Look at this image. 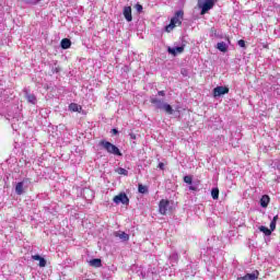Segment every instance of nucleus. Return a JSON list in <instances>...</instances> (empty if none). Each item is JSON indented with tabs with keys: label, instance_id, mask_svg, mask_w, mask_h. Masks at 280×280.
Segmentation results:
<instances>
[{
	"label": "nucleus",
	"instance_id": "2",
	"mask_svg": "<svg viewBox=\"0 0 280 280\" xmlns=\"http://www.w3.org/2000/svg\"><path fill=\"white\" fill-rule=\"evenodd\" d=\"M98 145L103 148V150H106L108 154H114V156H121V151L117 145L108 142L107 140H101L98 142Z\"/></svg>",
	"mask_w": 280,
	"mask_h": 280
},
{
	"label": "nucleus",
	"instance_id": "31",
	"mask_svg": "<svg viewBox=\"0 0 280 280\" xmlns=\"http://www.w3.org/2000/svg\"><path fill=\"white\" fill-rule=\"evenodd\" d=\"M129 137L132 141H135L137 139V135L136 133H129Z\"/></svg>",
	"mask_w": 280,
	"mask_h": 280
},
{
	"label": "nucleus",
	"instance_id": "7",
	"mask_svg": "<svg viewBox=\"0 0 280 280\" xmlns=\"http://www.w3.org/2000/svg\"><path fill=\"white\" fill-rule=\"evenodd\" d=\"M122 14L128 23L132 22V8L125 7L122 10Z\"/></svg>",
	"mask_w": 280,
	"mask_h": 280
},
{
	"label": "nucleus",
	"instance_id": "9",
	"mask_svg": "<svg viewBox=\"0 0 280 280\" xmlns=\"http://www.w3.org/2000/svg\"><path fill=\"white\" fill-rule=\"evenodd\" d=\"M32 259L34 261H39L38 266L39 268H45V266H47V260L43 257H40V255H33Z\"/></svg>",
	"mask_w": 280,
	"mask_h": 280
},
{
	"label": "nucleus",
	"instance_id": "14",
	"mask_svg": "<svg viewBox=\"0 0 280 280\" xmlns=\"http://www.w3.org/2000/svg\"><path fill=\"white\" fill-rule=\"evenodd\" d=\"M217 49H219V51H222L223 54H226V51H229V46H226V43L220 42L217 44Z\"/></svg>",
	"mask_w": 280,
	"mask_h": 280
},
{
	"label": "nucleus",
	"instance_id": "27",
	"mask_svg": "<svg viewBox=\"0 0 280 280\" xmlns=\"http://www.w3.org/2000/svg\"><path fill=\"white\" fill-rule=\"evenodd\" d=\"M135 8H136L137 12H139V13L143 12V5L137 3V4L135 5Z\"/></svg>",
	"mask_w": 280,
	"mask_h": 280
},
{
	"label": "nucleus",
	"instance_id": "5",
	"mask_svg": "<svg viewBox=\"0 0 280 280\" xmlns=\"http://www.w3.org/2000/svg\"><path fill=\"white\" fill-rule=\"evenodd\" d=\"M172 208H170V200L167 199H162L160 200L159 203V212L161 215H167V211H171Z\"/></svg>",
	"mask_w": 280,
	"mask_h": 280
},
{
	"label": "nucleus",
	"instance_id": "26",
	"mask_svg": "<svg viewBox=\"0 0 280 280\" xmlns=\"http://www.w3.org/2000/svg\"><path fill=\"white\" fill-rule=\"evenodd\" d=\"M175 51L176 54H183L185 51V47L184 46L175 47Z\"/></svg>",
	"mask_w": 280,
	"mask_h": 280
},
{
	"label": "nucleus",
	"instance_id": "30",
	"mask_svg": "<svg viewBox=\"0 0 280 280\" xmlns=\"http://www.w3.org/2000/svg\"><path fill=\"white\" fill-rule=\"evenodd\" d=\"M168 54L176 56V48L168 47Z\"/></svg>",
	"mask_w": 280,
	"mask_h": 280
},
{
	"label": "nucleus",
	"instance_id": "36",
	"mask_svg": "<svg viewBox=\"0 0 280 280\" xmlns=\"http://www.w3.org/2000/svg\"><path fill=\"white\" fill-rule=\"evenodd\" d=\"M212 34H218V31L215 28H211Z\"/></svg>",
	"mask_w": 280,
	"mask_h": 280
},
{
	"label": "nucleus",
	"instance_id": "34",
	"mask_svg": "<svg viewBox=\"0 0 280 280\" xmlns=\"http://www.w3.org/2000/svg\"><path fill=\"white\" fill-rule=\"evenodd\" d=\"M118 133L119 131L116 128L112 129V135H118Z\"/></svg>",
	"mask_w": 280,
	"mask_h": 280
},
{
	"label": "nucleus",
	"instance_id": "38",
	"mask_svg": "<svg viewBox=\"0 0 280 280\" xmlns=\"http://www.w3.org/2000/svg\"><path fill=\"white\" fill-rule=\"evenodd\" d=\"M40 0H31V3H38Z\"/></svg>",
	"mask_w": 280,
	"mask_h": 280
},
{
	"label": "nucleus",
	"instance_id": "24",
	"mask_svg": "<svg viewBox=\"0 0 280 280\" xmlns=\"http://www.w3.org/2000/svg\"><path fill=\"white\" fill-rule=\"evenodd\" d=\"M117 174H120L121 176H128V171L124 167H119L117 170Z\"/></svg>",
	"mask_w": 280,
	"mask_h": 280
},
{
	"label": "nucleus",
	"instance_id": "25",
	"mask_svg": "<svg viewBox=\"0 0 280 280\" xmlns=\"http://www.w3.org/2000/svg\"><path fill=\"white\" fill-rule=\"evenodd\" d=\"M184 183H186L187 185H191V183H194V178L189 175L184 176Z\"/></svg>",
	"mask_w": 280,
	"mask_h": 280
},
{
	"label": "nucleus",
	"instance_id": "11",
	"mask_svg": "<svg viewBox=\"0 0 280 280\" xmlns=\"http://www.w3.org/2000/svg\"><path fill=\"white\" fill-rule=\"evenodd\" d=\"M151 104L155 105V108H159L160 110H163L165 103H163V101L159 100V98H151L150 100Z\"/></svg>",
	"mask_w": 280,
	"mask_h": 280
},
{
	"label": "nucleus",
	"instance_id": "4",
	"mask_svg": "<svg viewBox=\"0 0 280 280\" xmlns=\"http://www.w3.org/2000/svg\"><path fill=\"white\" fill-rule=\"evenodd\" d=\"M115 205H130V199L126 192H120L113 198Z\"/></svg>",
	"mask_w": 280,
	"mask_h": 280
},
{
	"label": "nucleus",
	"instance_id": "12",
	"mask_svg": "<svg viewBox=\"0 0 280 280\" xmlns=\"http://www.w3.org/2000/svg\"><path fill=\"white\" fill-rule=\"evenodd\" d=\"M69 110H71V113H81L82 106L78 105V103H71L69 105Z\"/></svg>",
	"mask_w": 280,
	"mask_h": 280
},
{
	"label": "nucleus",
	"instance_id": "15",
	"mask_svg": "<svg viewBox=\"0 0 280 280\" xmlns=\"http://www.w3.org/2000/svg\"><path fill=\"white\" fill-rule=\"evenodd\" d=\"M90 266H92V268H102V259L94 258L90 260Z\"/></svg>",
	"mask_w": 280,
	"mask_h": 280
},
{
	"label": "nucleus",
	"instance_id": "23",
	"mask_svg": "<svg viewBox=\"0 0 280 280\" xmlns=\"http://www.w3.org/2000/svg\"><path fill=\"white\" fill-rule=\"evenodd\" d=\"M138 191H139V194H148V186L139 184L138 185Z\"/></svg>",
	"mask_w": 280,
	"mask_h": 280
},
{
	"label": "nucleus",
	"instance_id": "29",
	"mask_svg": "<svg viewBox=\"0 0 280 280\" xmlns=\"http://www.w3.org/2000/svg\"><path fill=\"white\" fill-rule=\"evenodd\" d=\"M238 46L243 47V48L246 47V42L244 39H240L238 40Z\"/></svg>",
	"mask_w": 280,
	"mask_h": 280
},
{
	"label": "nucleus",
	"instance_id": "1",
	"mask_svg": "<svg viewBox=\"0 0 280 280\" xmlns=\"http://www.w3.org/2000/svg\"><path fill=\"white\" fill-rule=\"evenodd\" d=\"M185 16V12L182 10L175 12V16L171 19V22L165 27V32L170 33L174 30V27L183 25V21H180Z\"/></svg>",
	"mask_w": 280,
	"mask_h": 280
},
{
	"label": "nucleus",
	"instance_id": "10",
	"mask_svg": "<svg viewBox=\"0 0 280 280\" xmlns=\"http://www.w3.org/2000/svg\"><path fill=\"white\" fill-rule=\"evenodd\" d=\"M151 104L155 105V108H159L160 110H163L165 103H163V101L159 100V98H151L150 100Z\"/></svg>",
	"mask_w": 280,
	"mask_h": 280
},
{
	"label": "nucleus",
	"instance_id": "13",
	"mask_svg": "<svg viewBox=\"0 0 280 280\" xmlns=\"http://www.w3.org/2000/svg\"><path fill=\"white\" fill-rule=\"evenodd\" d=\"M269 203H270V197L268 195H264L260 199V207L266 209V207H268Z\"/></svg>",
	"mask_w": 280,
	"mask_h": 280
},
{
	"label": "nucleus",
	"instance_id": "21",
	"mask_svg": "<svg viewBox=\"0 0 280 280\" xmlns=\"http://www.w3.org/2000/svg\"><path fill=\"white\" fill-rule=\"evenodd\" d=\"M211 196H212L213 200H218V198H220V189L213 188L211 190Z\"/></svg>",
	"mask_w": 280,
	"mask_h": 280
},
{
	"label": "nucleus",
	"instance_id": "20",
	"mask_svg": "<svg viewBox=\"0 0 280 280\" xmlns=\"http://www.w3.org/2000/svg\"><path fill=\"white\" fill-rule=\"evenodd\" d=\"M15 194H18V196H22V194H23V182H19L16 184Z\"/></svg>",
	"mask_w": 280,
	"mask_h": 280
},
{
	"label": "nucleus",
	"instance_id": "33",
	"mask_svg": "<svg viewBox=\"0 0 280 280\" xmlns=\"http://www.w3.org/2000/svg\"><path fill=\"white\" fill-rule=\"evenodd\" d=\"M159 168H160V170H165V164H163V162H161V163L159 164Z\"/></svg>",
	"mask_w": 280,
	"mask_h": 280
},
{
	"label": "nucleus",
	"instance_id": "32",
	"mask_svg": "<svg viewBox=\"0 0 280 280\" xmlns=\"http://www.w3.org/2000/svg\"><path fill=\"white\" fill-rule=\"evenodd\" d=\"M158 95H160V97H165V91H159Z\"/></svg>",
	"mask_w": 280,
	"mask_h": 280
},
{
	"label": "nucleus",
	"instance_id": "35",
	"mask_svg": "<svg viewBox=\"0 0 280 280\" xmlns=\"http://www.w3.org/2000/svg\"><path fill=\"white\" fill-rule=\"evenodd\" d=\"M279 220V215L273 217L272 222H276Z\"/></svg>",
	"mask_w": 280,
	"mask_h": 280
},
{
	"label": "nucleus",
	"instance_id": "22",
	"mask_svg": "<svg viewBox=\"0 0 280 280\" xmlns=\"http://www.w3.org/2000/svg\"><path fill=\"white\" fill-rule=\"evenodd\" d=\"M259 231L261 233H264L265 235H272V230H270V229H268V228H266L264 225L259 228Z\"/></svg>",
	"mask_w": 280,
	"mask_h": 280
},
{
	"label": "nucleus",
	"instance_id": "6",
	"mask_svg": "<svg viewBox=\"0 0 280 280\" xmlns=\"http://www.w3.org/2000/svg\"><path fill=\"white\" fill-rule=\"evenodd\" d=\"M229 88L226 86H217L213 89V97H221V95H226L229 94Z\"/></svg>",
	"mask_w": 280,
	"mask_h": 280
},
{
	"label": "nucleus",
	"instance_id": "18",
	"mask_svg": "<svg viewBox=\"0 0 280 280\" xmlns=\"http://www.w3.org/2000/svg\"><path fill=\"white\" fill-rule=\"evenodd\" d=\"M116 237H119L120 240H122V242H128V240H130V235H128L126 232H120L116 234Z\"/></svg>",
	"mask_w": 280,
	"mask_h": 280
},
{
	"label": "nucleus",
	"instance_id": "28",
	"mask_svg": "<svg viewBox=\"0 0 280 280\" xmlns=\"http://www.w3.org/2000/svg\"><path fill=\"white\" fill-rule=\"evenodd\" d=\"M275 229H277V223L275 221L270 222V231H275Z\"/></svg>",
	"mask_w": 280,
	"mask_h": 280
},
{
	"label": "nucleus",
	"instance_id": "3",
	"mask_svg": "<svg viewBox=\"0 0 280 280\" xmlns=\"http://www.w3.org/2000/svg\"><path fill=\"white\" fill-rule=\"evenodd\" d=\"M215 5V0H198V8L201 10V14H207L209 10H213Z\"/></svg>",
	"mask_w": 280,
	"mask_h": 280
},
{
	"label": "nucleus",
	"instance_id": "17",
	"mask_svg": "<svg viewBox=\"0 0 280 280\" xmlns=\"http://www.w3.org/2000/svg\"><path fill=\"white\" fill-rule=\"evenodd\" d=\"M26 100L28 104H33V106H35V104L38 102V100L36 98V95L30 94V93H26Z\"/></svg>",
	"mask_w": 280,
	"mask_h": 280
},
{
	"label": "nucleus",
	"instance_id": "8",
	"mask_svg": "<svg viewBox=\"0 0 280 280\" xmlns=\"http://www.w3.org/2000/svg\"><path fill=\"white\" fill-rule=\"evenodd\" d=\"M259 279V271H256L255 273H247L243 277L237 278V280H257Z\"/></svg>",
	"mask_w": 280,
	"mask_h": 280
},
{
	"label": "nucleus",
	"instance_id": "37",
	"mask_svg": "<svg viewBox=\"0 0 280 280\" xmlns=\"http://www.w3.org/2000/svg\"><path fill=\"white\" fill-rule=\"evenodd\" d=\"M189 189H190L191 191H196V187H194V186H190Z\"/></svg>",
	"mask_w": 280,
	"mask_h": 280
},
{
	"label": "nucleus",
	"instance_id": "19",
	"mask_svg": "<svg viewBox=\"0 0 280 280\" xmlns=\"http://www.w3.org/2000/svg\"><path fill=\"white\" fill-rule=\"evenodd\" d=\"M162 110H165V113H167V115H173L174 114V108H172V105L164 103V107Z\"/></svg>",
	"mask_w": 280,
	"mask_h": 280
},
{
	"label": "nucleus",
	"instance_id": "16",
	"mask_svg": "<svg viewBox=\"0 0 280 280\" xmlns=\"http://www.w3.org/2000/svg\"><path fill=\"white\" fill-rule=\"evenodd\" d=\"M60 45H61V49H69V48H71V39L63 38V39H61Z\"/></svg>",
	"mask_w": 280,
	"mask_h": 280
}]
</instances>
